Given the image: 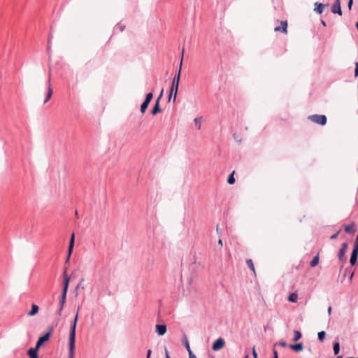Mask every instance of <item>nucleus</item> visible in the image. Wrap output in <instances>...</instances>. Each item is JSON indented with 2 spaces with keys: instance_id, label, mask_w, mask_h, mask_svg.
Masks as SVG:
<instances>
[{
  "instance_id": "f257e3e1",
  "label": "nucleus",
  "mask_w": 358,
  "mask_h": 358,
  "mask_svg": "<svg viewBox=\"0 0 358 358\" xmlns=\"http://www.w3.org/2000/svg\"><path fill=\"white\" fill-rule=\"evenodd\" d=\"M79 310H80V307H78V311L75 316L73 322L71 326L70 335H69V358H73V355H74V352H75L76 329V325H77V322H78V319Z\"/></svg>"
},
{
  "instance_id": "f03ea898",
  "label": "nucleus",
  "mask_w": 358,
  "mask_h": 358,
  "mask_svg": "<svg viewBox=\"0 0 358 358\" xmlns=\"http://www.w3.org/2000/svg\"><path fill=\"white\" fill-rule=\"evenodd\" d=\"M183 55H184V49H182V58H181V61H180V68L178 70V74L176 75L173 79L171 87L170 90V93H169V101H170L171 99L172 94H174L173 102L176 101L178 90V87H179V82H180V73H181V69H182V64Z\"/></svg>"
},
{
  "instance_id": "7ed1b4c3",
  "label": "nucleus",
  "mask_w": 358,
  "mask_h": 358,
  "mask_svg": "<svg viewBox=\"0 0 358 358\" xmlns=\"http://www.w3.org/2000/svg\"><path fill=\"white\" fill-rule=\"evenodd\" d=\"M69 280H70V279H69V276L66 275V272L65 271L64 275V288H63V291H62V294L61 300L59 302V305H60V308L59 310V315L62 313V309H63L64 306L66 302V293H67Z\"/></svg>"
},
{
  "instance_id": "20e7f679",
  "label": "nucleus",
  "mask_w": 358,
  "mask_h": 358,
  "mask_svg": "<svg viewBox=\"0 0 358 358\" xmlns=\"http://www.w3.org/2000/svg\"><path fill=\"white\" fill-rule=\"evenodd\" d=\"M308 119L320 125H325L327 121L324 115H311L308 117Z\"/></svg>"
},
{
  "instance_id": "39448f33",
  "label": "nucleus",
  "mask_w": 358,
  "mask_h": 358,
  "mask_svg": "<svg viewBox=\"0 0 358 358\" xmlns=\"http://www.w3.org/2000/svg\"><path fill=\"white\" fill-rule=\"evenodd\" d=\"M348 248V244L347 243H343L341 245V248L339 250L338 257L341 262H345V252L347 251V249Z\"/></svg>"
},
{
  "instance_id": "423d86ee",
  "label": "nucleus",
  "mask_w": 358,
  "mask_h": 358,
  "mask_svg": "<svg viewBox=\"0 0 358 358\" xmlns=\"http://www.w3.org/2000/svg\"><path fill=\"white\" fill-rule=\"evenodd\" d=\"M288 23L287 20L280 21V25L275 27L274 31L275 32H281L284 34H287Z\"/></svg>"
},
{
  "instance_id": "0eeeda50",
  "label": "nucleus",
  "mask_w": 358,
  "mask_h": 358,
  "mask_svg": "<svg viewBox=\"0 0 358 358\" xmlns=\"http://www.w3.org/2000/svg\"><path fill=\"white\" fill-rule=\"evenodd\" d=\"M162 96H163V90H162L159 97L156 100V102H155V104L153 108L151 110V114L152 115H155L157 113L161 112V108H160V106H159V100L161 99Z\"/></svg>"
},
{
  "instance_id": "6e6552de",
  "label": "nucleus",
  "mask_w": 358,
  "mask_h": 358,
  "mask_svg": "<svg viewBox=\"0 0 358 358\" xmlns=\"http://www.w3.org/2000/svg\"><path fill=\"white\" fill-rule=\"evenodd\" d=\"M224 344H225V342H224V339H222V338H219L213 343L212 348L214 351H218L224 348Z\"/></svg>"
},
{
  "instance_id": "1a4fd4ad",
  "label": "nucleus",
  "mask_w": 358,
  "mask_h": 358,
  "mask_svg": "<svg viewBox=\"0 0 358 358\" xmlns=\"http://www.w3.org/2000/svg\"><path fill=\"white\" fill-rule=\"evenodd\" d=\"M74 242H75V234L74 233L72 234L70 242H69V251H68V256L66 260V263H68L69 262V259L71 258V255L73 252V246H74Z\"/></svg>"
},
{
  "instance_id": "9d476101",
  "label": "nucleus",
  "mask_w": 358,
  "mask_h": 358,
  "mask_svg": "<svg viewBox=\"0 0 358 358\" xmlns=\"http://www.w3.org/2000/svg\"><path fill=\"white\" fill-rule=\"evenodd\" d=\"M50 335H51V330L50 331H48V333H46L45 335H43V336L40 337L36 343V346H37V348H40V347L45 342L48 341L50 338Z\"/></svg>"
},
{
  "instance_id": "9b49d317",
  "label": "nucleus",
  "mask_w": 358,
  "mask_h": 358,
  "mask_svg": "<svg viewBox=\"0 0 358 358\" xmlns=\"http://www.w3.org/2000/svg\"><path fill=\"white\" fill-rule=\"evenodd\" d=\"M331 12L333 13H338L339 15H342L340 0H335L331 8Z\"/></svg>"
},
{
  "instance_id": "f8f14e48",
  "label": "nucleus",
  "mask_w": 358,
  "mask_h": 358,
  "mask_svg": "<svg viewBox=\"0 0 358 358\" xmlns=\"http://www.w3.org/2000/svg\"><path fill=\"white\" fill-rule=\"evenodd\" d=\"M155 330L158 335L163 336L166 333L167 328L165 324H157L155 326Z\"/></svg>"
},
{
  "instance_id": "ddd939ff",
  "label": "nucleus",
  "mask_w": 358,
  "mask_h": 358,
  "mask_svg": "<svg viewBox=\"0 0 358 358\" xmlns=\"http://www.w3.org/2000/svg\"><path fill=\"white\" fill-rule=\"evenodd\" d=\"M52 93H53V91H52V89L51 88V84H50V74H49L48 92H47V95H46V98L44 101V103H47L51 99V97L52 96Z\"/></svg>"
},
{
  "instance_id": "4468645a",
  "label": "nucleus",
  "mask_w": 358,
  "mask_h": 358,
  "mask_svg": "<svg viewBox=\"0 0 358 358\" xmlns=\"http://www.w3.org/2000/svg\"><path fill=\"white\" fill-rule=\"evenodd\" d=\"M289 347L294 352H301L303 349V345L302 343H299L295 345L290 344Z\"/></svg>"
},
{
  "instance_id": "2eb2a0df",
  "label": "nucleus",
  "mask_w": 358,
  "mask_h": 358,
  "mask_svg": "<svg viewBox=\"0 0 358 358\" xmlns=\"http://www.w3.org/2000/svg\"><path fill=\"white\" fill-rule=\"evenodd\" d=\"M327 6L328 5H324V4L316 2L315 3V7L314 10L316 13L321 14L324 11L325 7Z\"/></svg>"
},
{
  "instance_id": "dca6fc26",
  "label": "nucleus",
  "mask_w": 358,
  "mask_h": 358,
  "mask_svg": "<svg viewBox=\"0 0 358 358\" xmlns=\"http://www.w3.org/2000/svg\"><path fill=\"white\" fill-rule=\"evenodd\" d=\"M357 256H358V250H352L351 257H350V260L351 265L355 264L357 259Z\"/></svg>"
},
{
  "instance_id": "f3484780",
  "label": "nucleus",
  "mask_w": 358,
  "mask_h": 358,
  "mask_svg": "<svg viewBox=\"0 0 358 358\" xmlns=\"http://www.w3.org/2000/svg\"><path fill=\"white\" fill-rule=\"evenodd\" d=\"M39 348H37V346L35 347V348H31L28 351V355H29L30 358H38L37 352Z\"/></svg>"
},
{
  "instance_id": "a211bd4d",
  "label": "nucleus",
  "mask_w": 358,
  "mask_h": 358,
  "mask_svg": "<svg viewBox=\"0 0 358 358\" xmlns=\"http://www.w3.org/2000/svg\"><path fill=\"white\" fill-rule=\"evenodd\" d=\"M38 310H39V308H38V306L37 305L32 304L31 305V310L27 313V315L29 316V317L34 316V315H35L36 314L38 313Z\"/></svg>"
},
{
  "instance_id": "6ab92c4d",
  "label": "nucleus",
  "mask_w": 358,
  "mask_h": 358,
  "mask_svg": "<svg viewBox=\"0 0 358 358\" xmlns=\"http://www.w3.org/2000/svg\"><path fill=\"white\" fill-rule=\"evenodd\" d=\"M297 300L298 294L296 292L292 293L288 297V301L292 303H296Z\"/></svg>"
},
{
  "instance_id": "aec40b11",
  "label": "nucleus",
  "mask_w": 358,
  "mask_h": 358,
  "mask_svg": "<svg viewBox=\"0 0 358 358\" xmlns=\"http://www.w3.org/2000/svg\"><path fill=\"white\" fill-rule=\"evenodd\" d=\"M355 224L354 223H351L350 224L345 227V231L347 233L350 234H354L355 229H354Z\"/></svg>"
},
{
  "instance_id": "412c9836",
  "label": "nucleus",
  "mask_w": 358,
  "mask_h": 358,
  "mask_svg": "<svg viewBox=\"0 0 358 358\" xmlns=\"http://www.w3.org/2000/svg\"><path fill=\"white\" fill-rule=\"evenodd\" d=\"M246 263L248 267L252 271L254 275H255L256 271L252 260L251 259H247Z\"/></svg>"
},
{
  "instance_id": "4be33fe9",
  "label": "nucleus",
  "mask_w": 358,
  "mask_h": 358,
  "mask_svg": "<svg viewBox=\"0 0 358 358\" xmlns=\"http://www.w3.org/2000/svg\"><path fill=\"white\" fill-rule=\"evenodd\" d=\"M319 259H320V257H319V254H317L313 259L312 261L310 262V265L311 267H315L316 266L318 263H319Z\"/></svg>"
},
{
  "instance_id": "5701e85b",
  "label": "nucleus",
  "mask_w": 358,
  "mask_h": 358,
  "mask_svg": "<svg viewBox=\"0 0 358 358\" xmlns=\"http://www.w3.org/2000/svg\"><path fill=\"white\" fill-rule=\"evenodd\" d=\"M150 102L145 101L143 102V103L141 106V113H145L146 109L148 108L149 106Z\"/></svg>"
},
{
  "instance_id": "b1692460",
  "label": "nucleus",
  "mask_w": 358,
  "mask_h": 358,
  "mask_svg": "<svg viewBox=\"0 0 358 358\" xmlns=\"http://www.w3.org/2000/svg\"><path fill=\"white\" fill-rule=\"evenodd\" d=\"M302 335L301 333L298 330H294V341H297L301 338Z\"/></svg>"
},
{
  "instance_id": "393cba45",
  "label": "nucleus",
  "mask_w": 358,
  "mask_h": 358,
  "mask_svg": "<svg viewBox=\"0 0 358 358\" xmlns=\"http://www.w3.org/2000/svg\"><path fill=\"white\" fill-rule=\"evenodd\" d=\"M183 343L185 344V348L187 351L191 350V348H190V345H189V341H188V339H187L186 335H184V336H183Z\"/></svg>"
},
{
  "instance_id": "a878e982",
  "label": "nucleus",
  "mask_w": 358,
  "mask_h": 358,
  "mask_svg": "<svg viewBox=\"0 0 358 358\" xmlns=\"http://www.w3.org/2000/svg\"><path fill=\"white\" fill-rule=\"evenodd\" d=\"M234 173H235V171H234L231 175L229 176V178H228V183L230 184V185H233L234 182H235V178H234Z\"/></svg>"
},
{
  "instance_id": "bb28decb",
  "label": "nucleus",
  "mask_w": 358,
  "mask_h": 358,
  "mask_svg": "<svg viewBox=\"0 0 358 358\" xmlns=\"http://www.w3.org/2000/svg\"><path fill=\"white\" fill-rule=\"evenodd\" d=\"M340 351L339 343L336 342L334 344V352L335 355H338Z\"/></svg>"
},
{
  "instance_id": "cd10ccee",
  "label": "nucleus",
  "mask_w": 358,
  "mask_h": 358,
  "mask_svg": "<svg viewBox=\"0 0 358 358\" xmlns=\"http://www.w3.org/2000/svg\"><path fill=\"white\" fill-rule=\"evenodd\" d=\"M194 122H195V124L196 126L197 127L198 129H201V117H196L194 120Z\"/></svg>"
},
{
  "instance_id": "c85d7f7f",
  "label": "nucleus",
  "mask_w": 358,
  "mask_h": 358,
  "mask_svg": "<svg viewBox=\"0 0 358 358\" xmlns=\"http://www.w3.org/2000/svg\"><path fill=\"white\" fill-rule=\"evenodd\" d=\"M325 331H320L317 334V336H318V339L322 342L324 341V338H325Z\"/></svg>"
},
{
  "instance_id": "c756f323",
  "label": "nucleus",
  "mask_w": 358,
  "mask_h": 358,
  "mask_svg": "<svg viewBox=\"0 0 358 358\" xmlns=\"http://www.w3.org/2000/svg\"><path fill=\"white\" fill-rule=\"evenodd\" d=\"M153 98V94L152 92L148 93L145 96V101L150 102Z\"/></svg>"
},
{
  "instance_id": "7c9ffc66",
  "label": "nucleus",
  "mask_w": 358,
  "mask_h": 358,
  "mask_svg": "<svg viewBox=\"0 0 358 358\" xmlns=\"http://www.w3.org/2000/svg\"><path fill=\"white\" fill-rule=\"evenodd\" d=\"M353 250H358V234L355 239V243L353 247Z\"/></svg>"
},
{
  "instance_id": "2f4dec72",
  "label": "nucleus",
  "mask_w": 358,
  "mask_h": 358,
  "mask_svg": "<svg viewBox=\"0 0 358 358\" xmlns=\"http://www.w3.org/2000/svg\"><path fill=\"white\" fill-rule=\"evenodd\" d=\"M188 353H189V358H196V355L194 354H193L192 350H188Z\"/></svg>"
},
{
  "instance_id": "473e14b6",
  "label": "nucleus",
  "mask_w": 358,
  "mask_h": 358,
  "mask_svg": "<svg viewBox=\"0 0 358 358\" xmlns=\"http://www.w3.org/2000/svg\"><path fill=\"white\" fill-rule=\"evenodd\" d=\"M355 76H358V62L355 64Z\"/></svg>"
},
{
  "instance_id": "72a5a7b5",
  "label": "nucleus",
  "mask_w": 358,
  "mask_h": 358,
  "mask_svg": "<svg viewBox=\"0 0 358 358\" xmlns=\"http://www.w3.org/2000/svg\"><path fill=\"white\" fill-rule=\"evenodd\" d=\"M278 345H280V346H282V347H285V346H287V343H286V342H285V341H280V342L278 343Z\"/></svg>"
},
{
  "instance_id": "f704fd0d",
  "label": "nucleus",
  "mask_w": 358,
  "mask_h": 358,
  "mask_svg": "<svg viewBox=\"0 0 358 358\" xmlns=\"http://www.w3.org/2000/svg\"><path fill=\"white\" fill-rule=\"evenodd\" d=\"M353 3V0H349L348 7L349 10H351L352 6Z\"/></svg>"
},
{
  "instance_id": "c9c22d12",
  "label": "nucleus",
  "mask_w": 358,
  "mask_h": 358,
  "mask_svg": "<svg viewBox=\"0 0 358 358\" xmlns=\"http://www.w3.org/2000/svg\"><path fill=\"white\" fill-rule=\"evenodd\" d=\"M252 355H253L254 358H257V353L256 352L255 347L252 349Z\"/></svg>"
},
{
  "instance_id": "e433bc0d",
  "label": "nucleus",
  "mask_w": 358,
  "mask_h": 358,
  "mask_svg": "<svg viewBox=\"0 0 358 358\" xmlns=\"http://www.w3.org/2000/svg\"><path fill=\"white\" fill-rule=\"evenodd\" d=\"M338 233L339 231L336 232V234H333L331 236V239H335L337 238L338 235Z\"/></svg>"
},
{
  "instance_id": "4c0bfd02",
  "label": "nucleus",
  "mask_w": 358,
  "mask_h": 358,
  "mask_svg": "<svg viewBox=\"0 0 358 358\" xmlns=\"http://www.w3.org/2000/svg\"><path fill=\"white\" fill-rule=\"evenodd\" d=\"M151 353H152V350H148V352H147V357H146V358H150Z\"/></svg>"
},
{
  "instance_id": "58836bf2",
  "label": "nucleus",
  "mask_w": 358,
  "mask_h": 358,
  "mask_svg": "<svg viewBox=\"0 0 358 358\" xmlns=\"http://www.w3.org/2000/svg\"><path fill=\"white\" fill-rule=\"evenodd\" d=\"M119 29H120V31H121V32H123V31H124V29H125V26H124V25H120V26L119 27Z\"/></svg>"
},
{
  "instance_id": "ea45409f",
  "label": "nucleus",
  "mask_w": 358,
  "mask_h": 358,
  "mask_svg": "<svg viewBox=\"0 0 358 358\" xmlns=\"http://www.w3.org/2000/svg\"><path fill=\"white\" fill-rule=\"evenodd\" d=\"M165 355H166V358H170V356L169 355V352H168L166 348L165 349Z\"/></svg>"
},
{
  "instance_id": "a19ab883",
  "label": "nucleus",
  "mask_w": 358,
  "mask_h": 358,
  "mask_svg": "<svg viewBox=\"0 0 358 358\" xmlns=\"http://www.w3.org/2000/svg\"><path fill=\"white\" fill-rule=\"evenodd\" d=\"M273 355H274L273 358H278V352L276 350H273Z\"/></svg>"
},
{
  "instance_id": "79ce46f5",
  "label": "nucleus",
  "mask_w": 358,
  "mask_h": 358,
  "mask_svg": "<svg viewBox=\"0 0 358 358\" xmlns=\"http://www.w3.org/2000/svg\"><path fill=\"white\" fill-rule=\"evenodd\" d=\"M218 245L222 248L223 245L222 241L221 239H219L218 241Z\"/></svg>"
},
{
  "instance_id": "37998d69",
  "label": "nucleus",
  "mask_w": 358,
  "mask_h": 358,
  "mask_svg": "<svg viewBox=\"0 0 358 358\" xmlns=\"http://www.w3.org/2000/svg\"><path fill=\"white\" fill-rule=\"evenodd\" d=\"M331 306H329V307L328 308V313L330 315V314H331Z\"/></svg>"
},
{
  "instance_id": "c03bdc74",
  "label": "nucleus",
  "mask_w": 358,
  "mask_h": 358,
  "mask_svg": "<svg viewBox=\"0 0 358 358\" xmlns=\"http://www.w3.org/2000/svg\"><path fill=\"white\" fill-rule=\"evenodd\" d=\"M321 23L322 24L323 26H326V22L324 21V20H321Z\"/></svg>"
},
{
  "instance_id": "a18cd8bd",
  "label": "nucleus",
  "mask_w": 358,
  "mask_h": 358,
  "mask_svg": "<svg viewBox=\"0 0 358 358\" xmlns=\"http://www.w3.org/2000/svg\"><path fill=\"white\" fill-rule=\"evenodd\" d=\"M353 274H354V273H352L351 274V275H350V279H352V276H353Z\"/></svg>"
},
{
  "instance_id": "49530a36",
  "label": "nucleus",
  "mask_w": 358,
  "mask_h": 358,
  "mask_svg": "<svg viewBox=\"0 0 358 358\" xmlns=\"http://www.w3.org/2000/svg\"><path fill=\"white\" fill-rule=\"evenodd\" d=\"M337 358H342V357H341V356H340V357H338Z\"/></svg>"
},
{
  "instance_id": "de8ad7c7",
  "label": "nucleus",
  "mask_w": 358,
  "mask_h": 358,
  "mask_svg": "<svg viewBox=\"0 0 358 358\" xmlns=\"http://www.w3.org/2000/svg\"><path fill=\"white\" fill-rule=\"evenodd\" d=\"M244 358H248V356H246V357H244Z\"/></svg>"
}]
</instances>
